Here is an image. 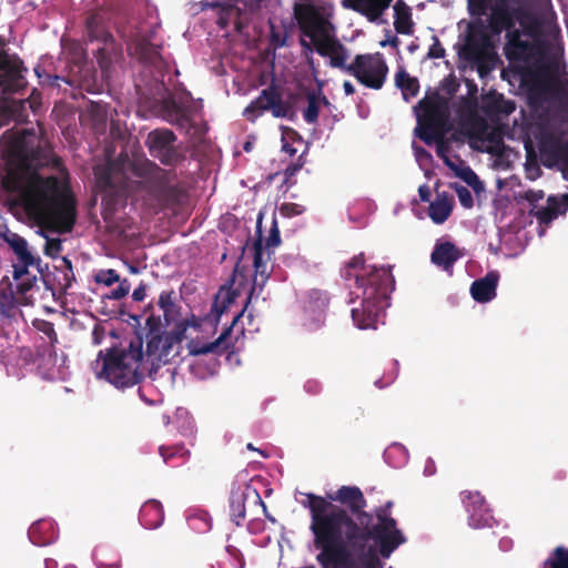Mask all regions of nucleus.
<instances>
[{
  "instance_id": "nucleus-1",
  "label": "nucleus",
  "mask_w": 568,
  "mask_h": 568,
  "mask_svg": "<svg viewBox=\"0 0 568 568\" xmlns=\"http://www.w3.org/2000/svg\"><path fill=\"white\" fill-rule=\"evenodd\" d=\"M311 517L310 530L321 568H383L406 541L395 518L384 508L365 510L367 500L357 486H342L325 497L303 494Z\"/></svg>"
},
{
  "instance_id": "nucleus-2",
  "label": "nucleus",
  "mask_w": 568,
  "mask_h": 568,
  "mask_svg": "<svg viewBox=\"0 0 568 568\" xmlns=\"http://www.w3.org/2000/svg\"><path fill=\"white\" fill-rule=\"evenodd\" d=\"M346 281L354 280L352 301L361 300V307L352 310V318L358 328L375 327L381 314L389 306V296L395 288L390 267L366 265L364 253L353 256L343 270Z\"/></svg>"
},
{
  "instance_id": "nucleus-3",
  "label": "nucleus",
  "mask_w": 568,
  "mask_h": 568,
  "mask_svg": "<svg viewBox=\"0 0 568 568\" xmlns=\"http://www.w3.org/2000/svg\"><path fill=\"white\" fill-rule=\"evenodd\" d=\"M143 358V335L138 332L128 347L99 352L97 364L101 361V369L98 378H104L116 388L131 387L140 383L146 373Z\"/></svg>"
},
{
  "instance_id": "nucleus-4",
  "label": "nucleus",
  "mask_w": 568,
  "mask_h": 568,
  "mask_svg": "<svg viewBox=\"0 0 568 568\" xmlns=\"http://www.w3.org/2000/svg\"><path fill=\"white\" fill-rule=\"evenodd\" d=\"M418 106L422 112L417 115L416 135L427 145L436 143L437 155L454 169V164L445 155L448 150L445 136L452 129L448 101L437 95L434 99L420 100Z\"/></svg>"
},
{
  "instance_id": "nucleus-5",
  "label": "nucleus",
  "mask_w": 568,
  "mask_h": 568,
  "mask_svg": "<svg viewBox=\"0 0 568 568\" xmlns=\"http://www.w3.org/2000/svg\"><path fill=\"white\" fill-rule=\"evenodd\" d=\"M253 251H254V270L255 275L253 278V284L250 290V294L246 298L244 308L233 316L232 323L229 327H226L222 334L213 342L209 343H199V342H191L189 345V352L191 355L197 356V355H206V354H215L221 355L229 351V348L233 347V344L230 342L231 331L232 327L236 324V322L243 316V314L247 311L248 304L251 303L253 295L256 292V288L261 292L268 280L270 272L267 267V263L263 260V241L261 233L258 234V237L253 243Z\"/></svg>"
},
{
  "instance_id": "nucleus-6",
  "label": "nucleus",
  "mask_w": 568,
  "mask_h": 568,
  "mask_svg": "<svg viewBox=\"0 0 568 568\" xmlns=\"http://www.w3.org/2000/svg\"><path fill=\"white\" fill-rule=\"evenodd\" d=\"M459 57L475 68L480 78L494 70L497 58L490 51V39L481 23L469 26Z\"/></svg>"
},
{
  "instance_id": "nucleus-7",
  "label": "nucleus",
  "mask_w": 568,
  "mask_h": 568,
  "mask_svg": "<svg viewBox=\"0 0 568 568\" xmlns=\"http://www.w3.org/2000/svg\"><path fill=\"white\" fill-rule=\"evenodd\" d=\"M186 326L187 322L183 321L170 334L145 335L146 351L143 352V367L150 377L153 378V374L160 366L169 363L178 354L173 348L183 341Z\"/></svg>"
},
{
  "instance_id": "nucleus-8",
  "label": "nucleus",
  "mask_w": 568,
  "mask_h": 568,
  "mask_svg": "<svg viewBox=\"0 0 568 568\" xmlns=\"http://www.w3.org/2000/svg\"><path fill=\"white\" fill-rule=\"evenodd\" d=\"M61 44L62 53L70 67V75L65 82L91 93L97 92L95 71L88 64L87 52L81 42L62 38Z\"/></svg>"
},
{
  "instance_id": "nucleus-9",
  "label": "nucleus",
  "mask_w": 568,
  "mask_h": 568,
  "mask_svg": "<svg viewBox=\"0 0 568 568\" xmlns=\"http://www.w3.org/2000/svg\"><path fill=\"white\" fill-rule=\"evenodd\" d=\"M59 192V181L55 176H37L28 181L20 201L28 214L39 221L47 213Z\"/></svg>"
},
{
  "instance_id": "nucleus-10",
  "label": "nucleus",
  "mask_w": 568,
  "mask_h": 568,
  "mask_svg": "<svg viewBox=\"0 0 568 568\" xmlns=\"http://www.w3.org/2000/svg\"><path fill=\"white\" fill-rule=\"evenodd\" d=\"M301 32L311 39L316 52L327 57L338 39L329 36L324 28V21L310 4H297L294 11Z\"/></svg>"
},
{
  "instance_id": "nucleus-11",
  "label": "nucleus",
  "mask_w": 568,
  "mask_h": 568,
  "mask_svg": "<svg viewBox=\"0 0 568 568\" xmlns=\"http://www.w3.org/2000/svg\"><path fill=\"white\" fill-rule=\"evenodd\" d=\"M95 187L101 194V203L109 213L126 201L128 181L120 170L106 165L95 171Z\"/></svg>"
},
{
  "instance_id": "nucleus-12",
  "label": "nucleus",
  "mask_w": 568,
  "mask_h": 568,
  "mask_svg": "<svg viewBox=\"0 0 568 568\" xmlns=\"http://www.w3.org/2000/svg\"><path fill=\"white\" fill-rule=\"evenodd\" d=\"M347 74L368 89L381 90L388 74V65L381 52L356 54L347 68Z\"/></svg>"
},
{
  "instance_id": "nucleus-13",
  "label": "nucleus",
  "mask_w": 568,
  "mask_h": 568,
  "mask_svg": "<svg viewBox=\"0 0 568 568\" xmlns=\"http://www.w3.org/2000/svg\"><path fill=\"white\" fill-rule=\"evenodd\" d=\"M39 222L59 233L71 232L77 222V201L72 193L60 191Z\"/></svg>"
},
{
  "instance_id": "nucleus-14",
  "label": "nucleus",
  "mask_w": 568,
  "mask_h": 568,
  "mask_svg": "<svg viewBox=\"0 0 568 568\" xmlns=\"http://www.w3.org/2000/svg\"><path fill=\"white\" fill-rule=\"evenodd\" d=\"M178 136L170 129H155L151 131L145 144L151 156L158 159L163 165L175 166L185 160L183 150L175 145Z\"/></svg>"
},
{
  "instance_id": "nucleus-15",
  "label": "nucleus",
  "mask_w": 568,
  "mask_h": 568,
  "mask_svg": "<svg viewBox=\"0 0 568 568\" xmlns=\"http://www.w3.org/2000/svg\"><path fill=\"white\" fill-rule=\"evenodd\" d=\"M538 148L542 164L547 168L557 166L568 181V141L560 134L544 130L538 138Z\"/></svg>"
},
{
  "instance_id": "nucleus-16",
  "label": "nucleus",
  "mask_w": 568,
  "mask_h": 568,
  "mask_svg": "<svg viewBox=\"0 0 568 568\" xmlns=\"http://www.w3.org/2000/svg\"><path fill=\"white\" fill-rule=\"evenodd\" d=\"M516 21L519 22L524 36L529 37L539 51H547L550 48V42L546 39L557 40L560 38V29L551 24L536 14L521 10L518 13Z\"/></svg>"
},
{
  "instance_id": "nucleus-17",
  "label": "nucleus",
  "mask_w": 568,
  "mask_h": 568,
  "mask_svg": "<svg viewBox=\"0 0 568 568\" xmlns=\"http://www.w3.org/2000/svg\"><path fill=\"white\" fill-rule=\"evenodd\" d=\"M23 62L17 57L0 51V94L18 92L26 85Z\"/></svg>"
},
{
  "instance_id": "nucleus-18",
  "label": "nucleus",
  "mask_w": 568,
  "mask_h": 568,
  "mask_svg": "<svg viewBox=\"0 0 568 568\" xmlns=\"http://www.w3.org/2000/svg\"><path fill=\"white\" fill-rule=\"evenodd\" d=\"M460 497L468 514V525L471 528L493 527L495 518L484 496L479 491L464 490L460 493Z\"/></svg>"
},
{
  "instance_id": "nucleus-19",
  "label": "nucleus",
  "mask_w": 568,
  "mask_h": 568,
  "mask_svg": "<svg viewBox=\"0 0 568 568\" xmlns=\"http://www.w3.org/2000/svg\"><path fill=\"white\" fill-rule=\"evenodd\" d=\"M509 1L497 0L490 6L488 29L491 36H499L506 28L515 27L516 17L521 13V9L511 7Z\"/></svg>"
},
{
  "instance_id": "nucleus-20",
  "label": "nucleus",
  "mask_w": 568,
  "mask_h": 568,
  "mask_svg": "<svg viewBox=\"0 0 568 568\" xmlns=\"http://www.w3.org/2000/svg\"><path fill=\"white\" fill-rule=\"evenodd\" d=\"M151 164L155 168L153 179L158 196L168 204H180L185 196V190L181 184H170V175L173 174V171L161 169L154 163Z\"/></svg>"
},
{
  "instance_id": "nucleus-21",
  "label": "nucleus",
  "mask_w": 568,
  "mask_h": 568,
  "mask_svg": "<svg viewBox=\"0 0 568 568\" xmlns=\"http://www.w3.org/2000/svg\"><path fill=\"white\" fill-rule=\"evenodd\" d=\"M463 256L462 251L449 241H437L430 254L434 265L452 274L455 263Z\"/></svg>"
},
{
  "instance_id": "nucleus-22",
  "label": "nucleus",
  "mask_w": 568,
  "mask_h": 568,
  "mask_svg": "<svg viewBox=\"0 0 568 568\" xmlns=\"http://www.w3.org/2000/svg\"><path fill=\"white\" fill-rule=\"evenodd\" d=\"M85 37L90 42L98 41L102 44H114L115 40L109 30L105 17L101 12H92L85 19Z\"/></svg>"
},
{
  "instance_id": "nucleus-23",
  "label": "nucleus",
  "mask_w": 568,
  "mask_h": 568,
  "mask_svg": "<svg viewBox=\"0 0 568 568\" xmlns=\"http://www.w3.org/2000/svg\"><path fill=\"white\" fill-rule=\"evenodd\" d=\"M568 211V193L560 195H549L547 197V205L536 211L531 210L532 214L539 224L549 225L559 215L566 214Z\"/></svg>"
},
{
  "instance_id": "nucleus-24",
  "label": "nucleus",
  "mask_w": 568,
  "mask_h": 568,
  "mask_svg": "<svg viewBox=\"0 0 568 568\" xmlns=\"http://www.w3.org/2000/svg\"><path fill=\"white\" fill-rule=\"evenodd\" d=\"M481 110L488 116H508L516 110V104L504 94L490 91L483 98Z\"/></svg>"
},
{
  "instance_id": "nucleus-25",
  "label": "nucleus",
  "mask_w": 568,
  "mask_h": 568,
  "mask_svg": "<svg viewBox=\"0 0 568 568\" xmlns=\"http://www.w3.org/2000/svg\"><path fill=\"white\" fill-rule=\"evenodd\" d=\"M392 1L393 0H343V4L374 22L389 7Z\"/></svg>"
},
{
  "instance_id": "nucleus-26",
  "label": "nucleus",
  "mask_w": 568,
  "mask_h": 568,
  "mask_svg": "<svg viewBox=\"0 0 568 568\" xmlns=\"http://www.w3.org/2000/svg\"><path fill=\"white\" fill-rule=\"evenodd\" d=\"M499 275L496 272H489L484 277L473 282L470 294L476 302L487 303L496 296V288Z\"/></svg>"
},
{
  "instance_id": "nucleus-27",
  "label": "nucleus",
  "mask_w": 568,
  "mask_h": 568,
  "mask_svg": "<svg viewBox=\"0 0 568 568\" xmlns=\"http://www.w3.org/2000/svg\"><path fill=\"white\" fill-rule=\"evenodd\" d=\"M505 38V55L509 60H518L524 57V54L530 50V43L521 39L523 30L516 29L515 27L506 28Z\"/></svg>"
},
{
  "instance_id": "nucleus-28",
  "label": "nucleus",
  "mask_w": 568,
  "mask_h": 568,
  "mask_svg": "<svg viewBox=\"0 0 568 568\" xmlns=\"http://www.w3.org/2000/svg\"><path fill=\"white\" fill-rule=\"evenodd\" d=\"M139 520L148 529L160 527L164 520L162 504L155 499L145 501L140 509Z\"/></svg>"
},
{
  "instance_id": "nucleus-29",
  "label": "nucleus",
  "mask_w": 568,
  "mask_h": 568,
  "mask_svg": "<svg viewBox=\"0 0 568 568\" xmlns=\"http://www.w3.org/2000/svg\"><path fill=\"white\" fill-rule=\"evenodd\" d=\"M30 540L38 546H45L55 539V530L50 520H38L29 528Z\"/></svg>"
},
{
  "instance_id": "nucleus-30",
  "label": "nucleus",
  "mask_w": 568,
  "mask_h": 568,
  "mask_svg": "<svg viewBox=\"0 0 568 568\" xmlns=\"http://www.w3.org/2000/svg\"><path fill=\"white\" fill-rule=\"evenodd\" d=\"M273 87L274 85H270L268 88L263 89L260 95L244 109L243 115L247 121L255 122L256 119H258L265 111H268V102L271 100Z\"/></svg>"
},
{
  "instance_id": "nucleus-31",
  "label": "nucleus",
  "mask_w": 568,
  "mask_h": 568,
  "mask_svg": "<svg viewBox=\"0 0 568 568\" xmlns=\"http://www.w3.org/2000/svg\"><path fill=\"white\" fill-rule=\"evenodd\" d=\"M395 20L394 28L397 33L412 34L414 32V22L409 7L403 0H397L394 4Z\"/></svg>"
},
{
  "instance_id": "nucleus-32",
  "label": "nucleus",
  "mask_w": 568,
  "mask_h": 568,
  "mask_svg": "<svg viewBox=\"0 0 568 568\" xmlns=\"http://www.w3.org/2000/svg\"><path fill=\"white\" fill-rule=\"evenodd\" d=\"M453 203L446 193L438 194L435 201L430 202L428 215L435 224H443L452 214Z\"/></svg>"
},
{
  "instance_id": "nucleus-33",
  "label": "nucleus",
  "mask_w": 568,
  "mask_h": 568,
  "mask_svg": "<svg viewBox=\"0 0 568 568\" xmlns=\"http://www.w3.org/2000/svg\"><path fill=\"white\" fill-rule=\"evenodd\" d=\"M247 498V494L244 490L236 489L232 490L230 495V515L232 521L236 524V526H241L243 520L245 519V500Z\"/></svg>"
},
{
  "instance_id": "nucleus-34",
  "label": "nucleus",
  "mask_w": 568,
  "mask_h": 568,
  "mask_svg": "<svg viewBox=\"0 0 568 568\" xmlns=\"http://www.w3.org/2000/svg\"><path fill=\"white\" fill-rule=\"evenodd\" d=\"M478 101L475 95L462 97L458 101L456 113L462 121L474 122L478 120Z\"/></svg>"
},
{
  "instance_id": "nucleus-35",
  "label": "nucleus",
  "mask_w": 568,
  "mask_h": 568,
  "mask_svg": "<svg viewBox=\"0 0 568 568\" xmlns=\"http://www.w3.org/2000/svg\"><path fill=\"white\" fill-rule=\"evenodd\" d=\"M176 296L173 290L163 291L159 296V307L163 311L166 324L175 320L179 314V305L175 302Z\"/></svg>"
},
{
  "instance_id": "nucleus-36",
  "label": "nucleus",
  "mask_w": 568,
  "mask_h": 568,
  "mask_svg": "<svg viewBox=\"0 0 568 568\" xmlns=\"http://www.w3.org/2000/svg\"><path fill=\"white\" fill-rule=\"evenodd\" d=\"M321 103L329 104L325 95H318L314 91L307 93V106L303 111V118L307 123L315 124L317 122Z\"/></svg>"
},
{
  "instance_id": "nucleus-37",
  "label": "nucleus",
  "mask_w": 568,
  "mask_h": 568,
  "mask_svg": "<svg viewBox=\"0 0 568 568\" xmlns=\"http://www.w3.org/2000/svg\"><path fill=\"white\" fill-rule=\"evenodd\" d=\"M10 245L21 264L39 266L41 260L39 257H34L31 254L28 248V243L23 237L16 235L14 239L10 242Z\"/></svg>"
},
{
  "instance_id": "nucleus-38",
  "label": "nucleus",
  "mask_w": 568,
  "mask_h": 568,
  "mask_svg": "<svg viewBox=\"0 0 568 568\" xmlns=\"http://www.w3.org/2000/svg\"><path fill=\"white\" fill-rule=\"evenodd\" d=\"M395 83L402 90L405 99L418 94L419 83L417 79L410 77L404 69L396 72Z\"/></svg>"
},
{
  "instance_id": "nucleus-39",
  "label": "nucleus",
  "mask_w": 568,
  "mask_h": 568,
  "mask_svg": "<svg viewBox=\"0 0 568 568\" xmlns=\"http://www.w3.org/2000/svg\"><path fill=\"white\" fill-rule=\"evenodd\" d=\"M27 184L28 182L23 175L14 170L8 171L7 174L2 178L3 189L10 193L19 194L20 200L23 196Z\"/></svg>"
},
{
  "instance_id": "nucleus-40",
  "label": "nucleus",
  "mask_w": 568,
  "mask_h": 568,
  "mask_svg": "<svg viewBox=\"0 0 568 568\" xmlns=\"http://www.w3.org/2000/svg\"><path fill=\"white\" fill-rule=\"evenodd\" d=\"M135 50L139 59L144 63L154 64L160 59L159 48L145 38L138 41Z\"/></svg>"
},
{
  "instance_id": "nucleus-41",
  "label": "nucleus",
  "mask_w": 568,
  "mask_h": 568,
  "mask_svg": "<svg viewBox=\"0 0 568 568\" xmlns=\"http://www.w3.org/2000/svg\"><path fill=\"white\" fill-rule=\"evenodd\" d=\"M327 57L329 58V64L332 68L341 69L347 73V68L349 67V63H346L348 59V50L339 40L336 41Z\"/></svg>"
},
{
  "instance_id": "nucleus-42",
  "label": "nucleus",
  "mask_w": 568,
  "mask_h": 568,
  "mask_svg": "<svg viewBox=\"0 0 568 568\" xmlns=\"http://www.w3.org/2000/svg\"><path fill=\"white\" fill-rule=\"evenodd\" d=\"M327 57L329 58V64L332 68L341 69L347 73V68L349 67V63H346L348 59V50L339 40L336 41Z\"/></svg>"
},
{
  "instance_id": "nucleus-43",
  "label": "nucleus",
  "mask_w": 568,
  "mask_h": 568,
  "mask_svg": "<svg viewBox=\"0 0 568 568\" xmlns=\"http://www.w3.org/2000/svg\"><path fill=\"white\" fill-rule=\"evenodd\" d=\"M545 568H568V547L560 545L555 547L544 561Z\"/></svg>"
},
{
  "instance_id": "nucleus-44",
  "label": "nucleus",
  "mask_w": 568,
  "mask_h": 568,
  "mask_svg": "<svg viewBox=\"0 0 568 568\" xmlns=\"http://www.w3.org/2000/svg\"><path fill=\"white\" fill-rule=\"evenodd\" d=\"M268 103V111H271L275 118H286L291 111V106L283 101L281 92L275 87H273V92Z\"/></svg>"
},
{
  "instance_id": "nucleus-45",
  "label": "nucleus",
  "mask_w": 568,
  "mask_h": 568,
  "mask_svg": "<svg viewBox=\"0 0 568 568\" xmlns=\"http://www.w3.org/2000/svg\"><path fill=\"white\" fill-rule=\"evenodd\" d=\"M159 454L166 464L176 457L185 458L190 456V452L185 448L184 444L182 443L172 446L161 445L159 447Z\"/></svg>"
},
{
  "instance_id": "nucleus-46",
  "label": "nucleus",
  "mask_w": 568,
  "mask_h": 568,
  "mask_svg": "<svg viewBox=\"0 0 568 568\" xmlns=\"http://www.w3.org/2000/svg\"><path fill=\"white\" fill-rule=\"evenodd\" d=\"M114 50V44L105 45L98 48L94 57L99 67L101 68L103 73H106L112 65V51Z\"/></svg>"
},
{
  "instance_id": "nucleus-47",
  "label": "nucleus",
  "mask_w": 568,
  "mask_h": 568,
  "mask_svg": "<svg viewBox=\"0 0 568 568\" xmlns=\"http://www.w3.org/2000/svg\"><path fill=\"white\" fill-rule=\"evenodd\" d=\"M458 175L464 180V182H466L467 185H469L473 189V191L477 195L485 191L484 183L479 180L478 175L470 168L462 170V172L458 173Z\"/></svg>"
},
{
  "instance_id": "nucleus-48",
  "label": "nucleus",
  "mask_w": 568,
  "mask_h": 568,
  "mask_svg": "<svg viewBox=\"0 0 568 568\" xmlns=\"http://www.w3.org/2000/svg\"><path fill=\"white\" fill-rule=\"evenodd\" d=\"M168 110V121L172 124H176L180 126H184L187 122L186 114L180 109V106L175 102H171L166 104Z\"/></svg>"
},
{
  "instance_id": "nucleus-49",
  "label": "nucleus",
  "mask_w": 568,
  "mask_h": 568,
  "mask_svg": "<svg viewBox=\"0 0 568 568\" xmlns=\"http://www.w3.org/2000/svg\"><path fill=\"white\" fill-rule=\"evenodd\" d=\"M94 281L98 284H103L105 286H111L116 282H120V276L116 273L115 270L109 268V270H100L94 275Z\"/></svg>"
},
{
  "instance_id": "nucleus-50",
  "label": "nucleus",
  "mask_w": 568,
  "mask_h": 568,
  "mask_svg": "<svg viewBox=\"0 0 568 568\" xmlns=\"http://www.w3.org/2000/svg\"><path fill=\"white\" fill-rule=\"evenodd\" d=\"M162 321L159 315L150 314L145 321V335L166 334L162 331Z\"/></svg>"
},
{
  "instance_id": "nucleus-51",
  "label": "nucleus",
  "mask_w": 568,
  "mask_h": 568,
  "mask_svg": "<svg viewBox=\"0 0 568 568\" xmlns=\"http://www.w3.org/2000/svg\"><path fill=\"white\" fill-rule=\"evenodd\" d=\"M45 245L43 252L47 256L55 258L62 252V241L60 239H50L45 236Z\"/></svg>"
},
{
  "instance_id": "nucleus-52",
  "label": "nucleus",
  "mask_w": 568,
  "mask_h": 568,
  "mask_svg": "<svg viewBox=\"0 0 568 568\" xmlns=\"http://www.w3.org/2000/svg\"><path fill=\"white\" fill-rule=\"evenodd\" d=\"M456 193L459 200V203L465 209H471L474 206V199L471 192L463 185L456 187Z\"/></svg>"
},
{
  "instance_id": "nucleus-53",
  "label": "nucleus",
  "mask_w": 568,
  "mask_h": 568,
  "mask_svg": "<svg viewBox=\"0 0 568 568\" xmlns=\"http://www.w3.org/2000/svg\"><path fill=\"white\" fill-rule=\"evenodd\" d=\"M305 207L297 203H283L280 207V213L285 217H293L301 215Z\"/></svg>"
},
{
  "instance_id": "nucleus-54",
  "label": "nucleus",
  "mask_w": 568,
  "mask_h": 568,
  "mask_svg": "<svg viewBox=\"0 0 568 568\" xmlns=\"http://www.w3.org/2000/svg\"><path fill=\"white\" fill-rule=\"evenodd\" d=\"M130 287H131V285L129 283V281L126 278H124V280L120 281L119 286L115 290L110 292L108 297L111 300H116V301L121 300L129 294Z\"/></svg>"
},
{
  "instance_id": "nucleus-55",
  "label": "nucleus",
  "mask_w": 568,
  "mask_h": 568,
  "mask_svg": "<svg viewBox=\"0 0 568 568\" xmlns=\"http://www.w3.org/2000/svg\"><path fill=\"white\" fill-rule=\"evenodd\" d=\"M433 40H434V42L429 47L427 57L429 59H440V58H444L445 57V49L443 48L439 39L436 36H434Z\"/></svg>"
},
{
  "instance_id": "nucleus-56",
  "label": "nucleus",
  "mask_w": 568,
  "mask_h": 568,
  "mask_svg": "<svg viewBox=\"0 0 568 568\" xmlns=\"http://www.w3.org/2000/svg\"><path fill=\"white\" fill-rule=\"evenodd\" d=\"M281 243L280 230L277 227L276 222H273V225L270 230L268 237L266 239V247L272 248L278 246Z\"/></svg>"
},
{
  "instance_id": "nucleus-57",
  "label": "nucleus",
  "mask_w": 568,
  "mask_h": 568,
  "mask_svg": "<svg viewBox=\"0 0 568 568\" xmlns=\"http://www.w3.org/2000/svg\"><path fill=\"white\" fill-rule=\"evenodd\" d=\"M14 297L12 293L0 294V313L6 314L13 307Z\"/></svg>"
},
{
  "instance_id": "nucleus-58",
  "label": "nucleus",
  "mask_w": 568,
  "mask_h": 568,
  "mask_svg": "<svg viewBox=\"0 0 568 568\" xmlns=\"http://www.w3.org/2000/svg\"><path fill=\"white\" fill-rule=\"evenodd\" d=\"M544 191L541 190H538V191H535V190H528L526 191L521 197L526 201H528L529 203L531 204H535L537 203L538 201H540L541 199H544Z\"/></svg>"
},
{
  "instance_id": "nucleus-59",
  "label": "nucleus",
  "mask_w": 568,
  "mask_h": 568,
  "mask_svg": "<svg viewBox=\"0 0 568 568\" xmlns=\"http://www.w3.org/2000/svg\"><path fill=\"white\" fill-rule=\"evenodd\" d=\"M145 285L143 283H141L132 293V298L135 301V302H141L145 298Z\"/></svg>"
},
{
  "instance_id": "nucleus-60",
  "label": "nucleus",
  "mask_w": 568,
  "mask_h": 568,
  "mask_svg": "<svg viewBox=\"0 0 568 568\" xmlns=\"http://www.w3.org/2000/svg\"><path fill=\"white\" fill-rule=\"evenodd\" d=\"M33 282L32 280L28 278L26 281H21L17 284V293L19 294H26L32 288Z\"/></svg>"
},
{
  "instance_id": "nucleus-61",
  "label": "nucleus",
  "mask_w": 568,
  "mask_h": 568,
  "mask_svg": "<svg viewBox=\"0 0 568 568\" xmlns=\"http://www.w3.org/2000/svg\"><path fill=\"white\" fill-rule=\"evenodd\" d=\"M418 195L422 202H429L430 200V189L428 185L423 184L418 187Z\"/></svg>"
},
{
  "instance_id": "nucleus-62",
  "label": "nucleus",
  "mask_w": 568,
  "mask_h": 568,
  "mask_svg": "<svg viewBox=\"0 0 568 568\" xmlns=\"http://www.w3.org/2000/svg\"><path fill=\"white\" fill-rule=\"evenodd\" d=\"M28 266H29V265H24V264H21V266H14V271H13V277H14V280L19 281V280H21L23 276L29 275Z\"/></svg>"
},
{
  "instance_id": "nucleus-63",
  "label": "nucleus",
  "mask_w": 568,
  "mask_h": 568,
  "mask_svg": "<svg viewBox=\"0 0 568 568\" xmlns=\"http://www.w3.org/2000/svg\"><path fill=\"white\" fill-rule=\"evenodd\" d=\"M301 168L302 164L300 163H291L290 165H287V168L285 169L286 179L294 176L301 170Z\"/></svg>"
},
{
  "instance_id": "nucleus-64",
  "label": "nucleus",
  "mask_w": 568,
  "mask_h": 568,
  "mask_svg": "<svg viewBox=\"0 0 568 568\" xmlns=\"http://www.w3.org/2000/svg\"><path fill=\"white\" fill-rule=\"evenodd\" d=\"M526 173L528 179L535 180L540 175L541 171L537 165L534 164L532 166H526Z\"/></svg>"
}]
</instances>
